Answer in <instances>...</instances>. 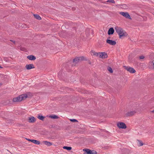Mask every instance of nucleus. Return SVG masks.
I'll return each instance as SVG.
<instances>
[{
	"mask_svg": "<svg viewBox=\"0 0 154 154\" xmlns=\"http://www.w3.org/2000/svg\"><path fill=\"white\" fill-rule=\"evenodd\" d=\"M27 97L26 94H23L19 96L18 97L13 98V102H19L22 100H24Z\"/></svg>",
	"mask_w": 154,
	"mask_h": 154,
	"instance_id": "obj_1",
	"label": "nucleus"
},
{
	"mask_svg": "<svg viewBox=\"0 0 154 154\" xmlns=\"http://www.w3.org/2000/svg\"><path fill=\"white\" fill-rule=\"evenodd\" d=\"M115 29L116 32L119 35L120 38L125 35V34L126 32L125 31L124 32L123 29L120 27L116 26L115 28Z\"/></svg>",
	"mask_w": 154,
	"mask_h": 154,
	"instance_id": "obj_2",
	"label": "nucleus"
},
{
	"mask_svg": "<svg viewBox=\"0 0 154 154\" xmlns=\"http://www.w3.org/2000/svg\"><path fill=\"white\" fill-rule=\"evenodd\" d=\"M83 151L85 152L84 154H97L96 151L94 150H91L88 149H84Z\"/></svg>",
	"mask_w": 154,
	"mask_h": 154,
	"instance_id": "obj_3",
	"label": "nucleus"
},
{
	"mask_svg": "<svg viewBox=\"0 0 154 154\" xmlns=\"http://www.w3.org/2000/svg\"><path fill=\"white\" fill-rule=\"evenodd\" d=\"M125 69L131 73H134L135 72V70L133 68L129 66H124Z\"/></svg>",
	"mask_w": 154,
	"mask_h": 154,
	"instance_id": "obj_4",
	"label": "nucleus"
},
{
	"mask_svg": "<svg viewBox=\"0 0 154 154\" xmlns=\"http://www.w3.org/2000/svg\"><path fill=\"white\" fill-rule=\"evenodd\" d=\"M117 126L119 128L125 129L127 128L126 125L123 122H119L118 123Z\"/></svg>",
	"mask_w": 154,
	"mask_h": 154,
	"instance_id": "obj_5",
	"label": "nucleus"
},
{
	"mask_svg": "<svg viewBox=\"0 0 154 154\" xmlns=\"http://www.w3.org/2000/svg\"><path fill=\"white\" fill-rule=\"evenodd\" d=\"M136 113V111L134 110L128 111L125 114L126 117L131 116L134 115Z\"/></svg>",
	"mask_w": 154,
	"mask_h": 154,
	"instance_id": "obj_6",
	"label": "nucleus"
},
{
	"mask_svg": "<svg viewBox=\"0 0 154 154\" xmlns=\"http://www.w3.org/2000/svg\"><path fill=\"white\" fill-rule=\"evenodd\" d=\"M120 14L127 18L131 19L130 16L128 12H120Z\"/></svg>",
	"mask_w": 154,
	"mask_h": 154,
	"instance_id": "obj_7",
	"label": "nucleus"
},
{
	"mask_svg": "<svg viewBox=\"0 0 154 154\" xmlns=\"http://www.w3.org/2000/svg\"><path fill=\"white\" fill-rule=\"evenodd\" d=\"M108 57L107 54L105 52H100V57L102 58H106Z\"/></svg>",
	"mask_w": 154,
	"mask_h": 154,
	"instance_id": "obj_8",
	"label": "nucleus"
},
{
	"mask_svg": "<svg viewBox=\"0 0 154 154\" xmlns=\"http://www.w3.org/2000/svg\"><path fill=\"white\" fill-rule=\"evenodd\" d=\"M106 42L107 43L113 45H115L116 44V41L109 39H107L106 40Z\"/></svg>",
	"mask_w": 154,
	"mask_h": 154,
	"instance_id": "obj_9",
	"label": "nucleus"
},
{
	"mask_svg": "<svg viewBox=\"0 0 154 154\" xmlns=\"http://www.w3.org/2000/svg\"><path fill=\"white\" fill-rule=\"evenodd\" d=\"M84 137H78V141L80 144H83L84 141Z\"/></svg>",
	"mask_w": 154,
	"mask_h": 154,
	"instance_id": "obj_10",
	"label": "nucleus"
},
{
	"mask_svg": "<svg viewBox=\"0 0 154 154\" xmlns=\"http://www.w3.org/2000/svg\"><path fill=\"white\" fill-rule=\"evenodd\" d=\"M26 69H33L35 68L34 65L32 64H27L26 66H25Z\"/></svg>",
	"mask_w": 154,
	"mask_h": 154,
	"instance_id": "obj_11",
	"label": "nucleus"
},
{
	"mask_svg": "<svg viewBox=\"0 0 154 154\" xmlns=\"http://www.w3.org/2000/svg\"><path fill=\"white\" fill-rule=\"evenodd\" d=\"M77 63V58H75L73 60L72 62V69H73L76 65V64Z\"/></svg>",
	"mask_w": 154,
	"mask_h": 154,
	"instance_id": "obj_12",
	"label": "nucleus"
},
{
	"mask_svg": "<svg viewBox=\"0 0 154 154\" xmlns=\"http://www.w3.org/2000/svg\"><path fill=\"white\" fill-rule=\"evenodd\" d=\"M114 32V30L113 27L110 28L108 31V34L110 35L113 34Z\"/></svg>",
	"mask_w": 154,
	"mask_h": 154,
	"instance_id": "obj_13",
	"label": "nucleus"
},
{
	"mask_svg": "<svg viewBox=\"0 0 154 154\" xmlns=\"http://www.w3.org/2000/svg\"><path fill=\"white\" fill-rule=\"evenodd\" d=\"M35 121V119L33 117H30L29 118L28 122H29L33 123Z\"/></svg>",
	"mask_w": 154,
	"mask_h": 154,
	"instance_id": "obj_14",
	"label": "nucleus"
},
{
	"mask_svg": "<svg viewBox=\"0 0 154 154\" xmlns=\"http://www.w3.org/2000/svg\"><path fill=\"white\" fill-rule=\"evenodd\" d=\"M91 54H92L93 55L95 56H96L97 57L99 56H100V52L97 53L94 51L92 50L91 51Z\"/></svg>",
	"mask_w": 154,
	"mask_h": 154,
	"instance_id": "obj_15",
	"label": "nucleus"
},
{
	"mask_svg": "<svg viewBox=\"0 0 154 154\" xmlns=\"http://www.w3.org/2000/svg\"><path fill=\"white\" fill-rule=\"evenodd\" d=\"M27 58L30 60H35L36 59L35 57L32 55H30L27 56Z\"/></svg>",
	"mask_w": 154,
	"mask_h": 154,
	"instance_id": "obj_16",
	"label": "nucleus"
},
{
	"mask_svg": "<svg viewBox=\"0 0 154 154\" xmlns=\"http://www.w3.org/2000/svg\"><path fill=\"white\" fill-rule=\"evenodd\" d=\"M43 143H44L45 145H46L48 146H50L52 145V143L47 141H43Z\"/></svg>",
	"mask_w": 154,
	"mask_h": 154,
	"instance_id": "obj_17",
	"label": "nucleus"
},
{
	"mask_svg": "<svg viewBox=\"0 0 154 154\" xmlns=\"http://www.w3.org/2000/svg\"><path fill=\"white\" fill-rule=\"evenodd\" d=\"M32 142L38 145H39L40 144V142L37 140L32 139Z\"/></svg>",
	"mask_w": 154,
	"mask_h": 154,
	"instance_id": "obj_18",
	"label": "nucleus"
},
{
	"mask_svg": "<svg viewBox=\"0 0 154 154\" xmlns=\"http://www.w3.org/2000/svg\"><path fill=\"white\" fill-rule=\"evenodd\" d=\"M49 117L52 119H57L58 117L57 116L55 115H52L49 116Z\"/></svg>",
	"mask_w": 154,
	"mask_h": 154,
	"instance_id": "obj_19",
	"label": "nucleus"
},
{
	"mask_svg": "<svg viewBox=\"0 0 154 154\" xmlns=\"http://www.w3.org/2000/svg\"><path fill=\"white\" fill-rule=\"evenodd\" d=\"M84 57L83 56L78 57V62L85 60Z\"/></svg>",
	"mask_w": 154,
	"mask_h": 154,
	"instance_id": "obj_20",
	"label": "nucleus"
},
{
	"mask_svg": "<svg viewBox=\"0 0 154 154\" xmlns=\"http://www.w3.org/2000/svg\"><path fill=\"white\" fill-rule=\"evenodd\" d=\"M37 118L40 120H42V121H43L44 119L45 118V117L41 115H39L37 117Z\"/></svg>",
	"mask_w": 154,
	"mask_h": 154,
	"instance_id": "obj_21",
	"label": "nucleus"
},
{
	"mask_svg": "<svg viewBox=\"0 0 154 154\" xmlns=\"http://www.w3.org/2000/svg\"><path fill=\"white\" fill-rule=\"evenodd\" d=\"M34 17L38 20H40L41 19V17L38 14H34Z\"/></svg>",
	"mask_w": 154,
	"mask_h": 154,
	"instance_id": "obj_22",
	"label": "nucleus"
},
{
	"mask_svg": "<svg viewBox=\"0 0 154 154\" xmlns=\"http://www.w3.org/2000/svg\"><path fill=\"white\" fill-rule=\"evenodd\" d=\"M63 148L64 149H66L68 150H70L72 149V147L70 146H64Z\"/></svg>",
	"mask_w": 154,
	"mask_h": 154,
	"instance_id": "obj_23",
	"label": "nucleus"
},
{
	"mask_svg": "<svg viewBox=\"0 0 154 154\" xmlns=\"http://www.w3.org/2000/svg\"><path fill=\"white\" fill-rule=\"evenodd\" d=\"M137 141L138 142V144L139 146H142L143 145V142L140 140H137Z\"/></svg>",
	"mask_w": 154,
	"mask_h": 154,
	"instance_id": "obj_24",
	"label": "nucleus"
},
{
	"mask_svg": "<svg viewBox=\"0 0 154 154\" xmlns=\"http://www.w3.org/2000/svg\"><path fill=\"white\" fill-rule=\"evenodd\" d=\"M107 69L111 73H112L113 72L112 68L110 67H108Z\"/></svg>",
	"mask_w": 154,
	"mask_h": 154,
	"instance_id": "obj_25",
	"label": "nucleus"
},
{
	"mask_svg": "<svg viewBox=\"0 0 154 154\" xmlns=\"http://www.w3.org/2000/svg\"><path fill=\"white\" fill-rule=\"evenodd\" d=\"M107 2H108L112 3L114 4L115 3V2L114 0H108Z\"/></svg>",
	"mask_w": 154,
	"mask_h": 154,
	"instance_id": "obj_26",
	"label": "nucleus"
},
{
	"mask_svg": "<svg viewBox=\"0 0 154 154\" xmlns=\"http://www.w3.org/2000/svg\"><path fill=\"white\" fill-rule=\"evenodd\" d=\"M70 120L71 122H77V120L75 119H70Z\"/></svg>",
	"mask_w": 154,
	"mask_h": 154,
	"instance_id": "obj_27",
	"label": "nucleus"
},
{
	"mask_svg": "<svg viewBox=\"0 0 154 154\" xmlns=\"http://www.w3.org/2000/svg\"><path fill=\"white\" fill-rule=\"evenodd\" d=\"M128 60L130 62L132 61V58L130 56H129L128 57Z\"/></svg>",
	"mask_w": 154,
	"mask_h": 154,
	"instance_id": "obj_28",
	"label": "nucleus"
},
{
	"mask_svg": "<svg viewBox=\"0 0 154 154\" xmlns=\"http://www.w3.org/2000/svg\"><path fill=\"white\" fill-rule=\"evenodd\" d=\"M144 58V57L143 55L140 56L139 57V58L140 59H143Z\"/></svg>",
	"mask_w": 154,
	"mask_h": 154,
	"instance_id": "obj_29",
	"label": "nucleus"
},
{
	"mask_svg": "<svg viewBox=\"0 0 154 154\" xmlns=\"http://www.w3.org/2000/svg\"><path fill=\"white\" fill-rule=\"evenodd\" d=\"M26 139L27 140H28V141H31V142H32V139Z\"/></svg>",
	"mask_w": 154,
	"mask_h": 154,
	"instance_id": "obj_30",
	"label": "nucleus"
},
{
	"mask_svg": "<svg viewBox=\"0 0 154 154\" xmlns=\"http://www.w3.org/2000/svg\"><path fill=\"white\" fill-rule=\"evenodd\" d=\"M11 42H13V43H14V44L15 43V41H14V40H10Z\"/></svg>",
	"mask_w": 154,
	"mask_h": 154,
	"instance_id": "obj_31",
	"label": "nucleus"
},
{
	"mask_svg": "<svg viewBox=\"0 0 154 154\" xmlns=\"http://www.w3.org/2000/svg\"><path fill=\"white\" fill-rule=\"evenodd\" d=\"M83 36V35L82 33L81 34H80V36L81 37V38L83 39L82 37Z\"/></svg>",
	"mask_w": 154,
	"mask_h": 154,
	"instance_id": "obj_32",
	"label": "nucleus"
},
{
	"mask_svg": "<svg viewBox=\"0 0 154 154\" xmlns=\"http://www.w3.org/2000/svg\"><path fill=\"white\" fill-rule=\"evenodd\" d=\"M152 113H154V109L153 110H152L151 112Z\"/></svg>",
	"mask_w": 154,
	"mask_h": 154,
	"instance_id": "obj_33",
	"label": "nucleus"
},
{
	"mask_svg": "<svg viewBox=\"0 0 154 154\" xmlns=\"http://www.w3.org/2000/svg\"><path fill=\"white\" fill-rule=\"evenodd\" d=\"M79 132H78V131L77 133H79Z\"/></svg>",
	"mask_w": 154,
	"mask_h": 154,
	"instance_id": "obj_34",
	"label": "nucleus"
},
{
	"mask_svg": "<svg viewBox=\"0 0 154 154\" xmlns=\"http://www.w3.org/2000/svg\"><path fill=\"white\" fill-rule=\"evenodd\" d=\"M89 63L90 64H91V63Z\"/></svg>",
	"mask_w": 154,
	"mask_h": 154,
	"instance_id": "obj_35",
	"label": "nucleus"
},
{
	"mask_svg": "<svg viewBox=\"0 0 154 154\" xmlns=\"http://www.w3.org/2000/svg\"><path fill=\"white\" fill-rule=\"evenodd\" d=\"M77 128H79V127H77Z\"/></svg>",
	"mask_w": 154,
	"mask_h": 154,
	"instance_id": "obj_36",
	"label": "nucleus"
},
{
	"mask_svg": "<svg viewBox=\"0 0 154 154\" xmlns=\"http://www.w3.org/2000/svg\"><path fill=\"white\" fill-rule=\"evenodd\" d=\"M77 128H79V127H77Z\"/></svg>",
	"mask_w": 154,
	"mask_h": 154,
	"instance_id": "obj_37",
	"label": "nucleus"
}]
</instances>
